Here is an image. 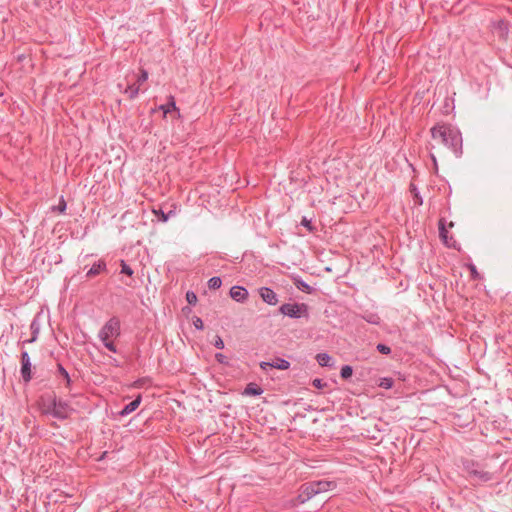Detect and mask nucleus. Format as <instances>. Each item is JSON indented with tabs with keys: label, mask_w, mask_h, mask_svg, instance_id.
Masks as SVG:
<instances>
[{
	"label": "nucleus",
	"mask_w": 512,
	"mask_h": 512,
	"mask_svg": "<svg viewBox=\"0 0 512 512\" xmlns=\"http://www.w3.org/2000/svg\"><path fill=\"white\" fill-rule=\"evenodd\" d=\"M352 373H353V369L351 366L349 365H344L342 368H341V371H340V375L343 379H348L349 377L352 376Z\"/></svg>",
	"instance_id": "24"
},
{
	"label": "nucleus",
	"mask_w": 512,
	"mask_h": 512,
	"mask_svg": "<svg viewBox=\"0 0 512 512\" xmlns=\"http://www.w3.org/2000/svg\"><path fill=\"white\" fill-rule=\"evenodd\" d=\"M394 385V380L391 377H384L380 379L379 386L384 389H391Z\"/></svg>",
	"instance_id": "21"
},
{
	"label": "nucleus",
	"mask_w": 512,
	"mask_h": 512,
	"mask_svg": "<svg viewBox=\"0 0 512 512\" xmlns=\"http://www.w3.org/2000/svg\"><path fill=\"white\" fill-rule=\"evenodd\" d=\"M65 209H66V203L64 200H61L59 203V206H58V210L62 213L65 211Z\"/></svg>",
	"instance_id": "35"
},
{
	"label": "nucleus",
	"mask_w": 512,
	"mask_h": 512,
	"mask_svg": "<svg viewBox=\"0 0 512 512\" xmlns=\"http://www.w3.org/2000/svg\"><path fill=\"white\" fill-rule=\"evenodd\" d=\"M279 312L290 318H301L308 316V306L305 303H285L280 306Z\"/></svg>",
	"instance_id": "3"
},
{
	"label": "nucleus",
	"mask_w": 512,
	"mask_h": 512,
	"mask_svg": "<svg viewBox=\"0 0 512 512\" xmlns=\"http://www.w3.org/2000/svg\"><path fill=\"white\" fill-rule=\"evenodd\" d=\"M469 270H470V273H471V277L472 279H479L480 278V275L476 269V267L473 265V264H470L469 265Z\"/></svg>",
	"instance_id": "32"
},
{
	"label": "nucleus",
	"mask_w": 512,
	"mask_h": 512,
	"mask_svg": "<svg viewBox=\"0 0 512 512\" xmlns=\"http://www.w3.org/2000/svg\"><path fill=\"white\" fill-rule=\"evenodd\" d=\"M316 360L322 367H329L332 365V357L327 353H318L316 355Z\"/></svg>",
	"instance_id": "15"
},
{
	"label": "nucleus",
	"mask_w": 512,
	"mask_h": 512,
	"mask_svg": "<svg viewBox=\"0 0 512 512\" xmlns=\"http://www.w3.org/2000/svg\"><path fill=\"white\" fill-rule=\"evenodd\" d=\"M186 300L190 305H195L197 303V295L193 291H188L186 293Z\"/></svg>",
	"instance_id": "25"
},
{
	"label": "nucleus",
	"mask_w": 512,
	"mask_h": 512,
	"mask_svg": "<svg viewBox=\"0 0 512 512\" xmlns=\"http://www.w3.org/2000/svg\"><path fill=\"white\" fill-rule=\"evenodd\" d=\"M323 484L320 486V492L323 491L325 489V486L326 485H329L328 482H322Z\"/></svg>",
	"instance_id": "38"
},
{
	"label": "nucleus",
	"mask_w": 512,
	"mask_h": 512,
	"mask_svg": "<svg viewBox=\"0 0 512 512\" xmlns=\"http://www.w3.org/2000/svg\"><path fill=\"white\" fill-rule=\"evenodd\" d=\"M431 158H432L433 163H434V165L436 167L437 166V162H436V158H435V156L433 154H431Z\"/></svg>",
	"instance_id": "40"
},
{
	"label": "nucleus",
	"mask_w": 512,
	"mask_h": 512,
	"mask_svg": "<svg viewBox=\"0 0 512 512\" xmlns=\"http://www.w3.org/2000/svg\"><path fill=\"white\" fill-rule=\"evenodd\" d=\"M363 319L367 321L370 324L373 325H379L380 324V317L377 314L370 313L368 315L363 316Z\"/></svg>",
	"instance_id": "22"
},
{
	"label": "nucleus",
	"mask_w": 512,
	"mask_h": 512,
	"mask_svg": "<svg viewBox=\"0 0 512 512\" xmlns=\"http://www.w3.org/2000/svg\"><path fill=\"white\" fill-rule=\"evenodd\" d=\"M121 266H122L121 272L124 273V274H128V267H127V265H126L124 260L121 261Z\"/></svg>",
	"instance_id": "36"
},
{
	"label": "nucleus",
	"mask_w": 512,
	"mask_h": 512,
	"mask_svg": "<svg viewBox=\"0 0 512 512\" xmlns=\"http://www.w3.org/2000/svg\"><path fill=\"white\" fill-rule=\"evenodd\" d=\"M214 346L217 349H223L224 348V341L222 340V338L219 335H217L215 337Z\"/></svg>",
	"instance_id": "33"
},
{
	"label": "nucleus",
	"mask_w": 512,
	"mask_h": 512,
	"mask_svg": "<svg viewBox=\"0 0 512 512\" xmlns=\"http://www.w3.org/2000/svg\"><path fill=\"white\" fill-rule=\"evenodd\" d=\"M376 348L381 354L388 355L391 353V348L385 344L379 343Z\"/></svg>",
	"instance_id": "27"
},
{
	"label": "nucleus",
	"mask_w": 512,
	"mask_h": 512,
	"mask_svg": "<svg viewBox=\"0 0 512 512\" xmlns=\"http://www.w3.org/2000/svg\"><path fill=\"white\" fill-rule=\"evenodd\" d=\"M130 398H132V400L130 401V413H131L139 407V405L141 403L142 396L140 393L130 394Z\"/></svg>",
	"instance_id": "18"
},
{
	"label": "nucleus",
	"mask_w": 512,
	"mask_h": 512,
	"mask_svg": "<svg viewBox=\"0 0 512 512\" xmlns=\"http://www.w3.org/2000/svg\"><path fill=\"white\" fill-rule=\"evenodd\" d=\"M215 359L220 364H224V365L228 364L227 357L224 354H222V353H216L215 354Z\"/></svg>",
	"instance_id": "28"
},
{
	"label": "nucleus",
	"mask_w": 512,
	"mask_h": 512,
	"mask_svg": "<svg viewBox=\"0 0 512 512\" xmlns=\"http://www.w3.org/2000/svg\"><path fill=\"white\" fill-rule=\"evenodd\" d=\"M431 136L439 139L443 145L451 149L457 156L462 153L461 133L449 124H436L431 128Z\"/></svg>",
	"instance_id": "1"
},
{
	"label": "nucleus",
	"mask_w": 512,
	"mask_h": 512,
	"mask_svg": "<svg viewBox=\"0 0 512 512\" xmlns=\"http://www.w3.org/2000/svg\"><path fill=\"white\" fill-rule=\"evenodd\" d=\"M148 79V72L144 69L141 70V74L137 78L138 85H130V98L136 96L139 92V88L142 83L146 82Z\"/></svg>",
	"instance_id": "13"
},
{
	"label": "nucleus",
	"mask_w": 512,
	"mask_h": 512,
	"mask_svg": "<svg viewBox=\"0 0 512 512\" xmlns=\"http://www.w3.org/2000/svg\"><path fill=\"white\" fill-rule=\"evenodd\" d=\"M294 285L302 292L308 294H311L314 291V289L308 283L299 278L294 280Z\"/></svg>",
	"instance_id": "16"
},
{
	"label": "nucleus",
	"mask_w": 512,
	"mask_h": 512,
	"mask_svg": "<svg viewBox=\"0 0 512 512\" xmlns=\"http://www.w3.org/2000/svg\"><path fill=\"white\" fill-rule=\"evenodd\" d=\"M262 300L269 305H276L278 303L277 294L269 287H262L259 290Z\"/></svg>",
	"instance_id": "9"
},
{
	"label": "nucleus",
	"mask_w": 512,
	"mask_h": 512,
	"mask_svg": "<svg viewBox=\"0 0 512 512\" xmlns=\"http://www.w3.org/2000/svg\"><path fill=\"white\" fill-rule=\"evenodd\" d=\"M322 482H312L308 483L302 486V494L299 496L300 498L305 496L302 499V502L310 499L312 496L320 493V486L322 485Z\"/></svg>",
	"instance_id": "5"
},
{
	"label": "nucleus",
	"mask_w": 512,
	"mask_h": 512,
	"mask_svg": "<svg viewBox=\"0 0 512 512\" xmlns=\"http://www.w3.org/2000/svg\"><path fill=\"white\" fill-rule=\"evenodd\" d=\"M268 367L279 369V370H287L290 368V362L283 358H275V360L272 362L262 361L260 363V368L262 370L266 371Z\"/></svg>",
	"instance_id": "6"
},
{
	"label": "nucleus",
	"mask_w": 512,
	"mask_h": 512,
	"mask_svg": "<svg viewBox=\"0 0 512 512\" xmlns=\"http://www.w3.org/2000/svg\"><path fill=\"white\" fill-rule=\"evenodd\" d=\"M312 385L317 388V389H322L323 387H325L327 384L325 382H323L322 379H319V378H316L312 381Z\"/></svg>",
	"instance_id": "31"
},
{
	"label": "nucleus",
	"mask_w": 512,
	"mask_h": 512,
	"mask_svg": "<svg viewBox=\"0 0 512 512\" xmlns=\"http://www.w3.org/2000/svg\"><path fill=\"white\" fill-rule=\"evenodd\" d=\"M230 296L237 302H244L248 298V291L241 286H233L230 289Z\"/></svg>",
	"instance_id": "10"
},
{
	"label": "nucleus",
	"mask_w": 512,
	"mask_h": 512,
	"mask_svg": "<svg viewBox=\"0 0 512 512\" xmlns=\"http://www.w3.org/2000/svg\"><path fill=\"white\" fill-rule=\"evenodd\" d=\"M439 236L446 246L455 247L456 241L452 237L448 236V231L445 227L444 219L439 220Z\"/></svg>",
	"instance_id": "11"
},
{
	"label": "nucleus",
	"mask_w": 512,
	"mask_h": 512,
	"mask_svg": "<svg viewBox=\"0 0 512 512\" xmlns=\"http://www.w3.org/2000/svg\"><path fill=\"white\" fill-rule=\"evenodd\" d=\"M21 362H22V369H21L22 376L25 381H29L31 378V363H30V358H29V355L27 352H24L22 354Z\"/></svg>",
	"instance_id": "12"
},
{
	"label": "nucleus",
	"mask_w": 512,
	"mask_h": 512,
	"mask_svg": "<svg viewBox=\"0 0 512 512\" xmlns=\"http://www.w3.org/2000/svg\"><path fill=\"white\" fill-rule=\"evenodd\" d=\"M117 333V325L116 323H109L107 324L101 331V337L103 341L105 342V346L109 348L110 350H114L113 344L110 341H107V338L109 336H113Z\"/></svg>",
	"instance_id": "7"
},
{
	"label": "nucleus",
	"mask_w": 512,
	"mask_h": 512,
	"mask_svg": "<svg viewBox=\"0 0 512 512\" xmlns=\"http://www.w3.org/2000/svg\"><path fill=\"white\" fill-rule=\"evenodd\" d=\"M60 371H61V374L66 378L67 382L69 383L68 373L63 368H61Z\"/></svg>",
	"instance_id": "37"
},
{
	"label": "nucleus",
	"mask_w": 512,
	"mask_h": 512,
	"mask_svg": "<svg viewBox=\"0 0 512 512\" xmlns=\"http://www.w3.org/2000/svg\"><path fill=\"white\" fill-rule=\"evenodd\" d=\"M73 411L74 409L64 401L53 402V407L47 410L53 416L61 419L69 417Z\"/></svg>",
	"instance_id": "4"
},
{
	"label": "nucleus",
	"mask_w": 512,
	"mask_h": 512,
	"mask_svg": "<svg viewBox=\"0 0 512 512\" xmlns=\"http://www.w3.org/2000/svg\"><path fill=\"white\" fill-rule=\"evenodd\" d=\"M127 412H128V405H126V406L122 409L121 414H125V413H127Z\"/></svg>",
	"instance_id": "39"
},
{
	"label": "nucleus",
	"mask_w": 512,
	"mask_h": 512,
	"mask_svg": "<svg viewBox=\"0 0 512 512\" xmlns=\"http://www.w3.org/2000/svg\"><path fill=\"white\" fill-rule=\"evenodd\" d=\"M263 393V389L256 383H249L243 391V395L259 396Z\"/></svg>",
	"instance_id": "14"
},
{
	"label": "nucleus",
	"mask_w": 512,
	"mask_h": 512,
	"mask_svg": "<svg viewBox=\"0 0 512 512\" xmlns=\"http://www.w3.org/2000/svg\"><path fill=\"white\" fill-rule=\"evenodd\" d=\"M493 30L497 34V36L502 39L506 40L509 33V23L508 21L504 19H500L497 22L493 24Z\"/></svg>",
	"instance_id": "8"
},
{
	"label": "nucleus",
	"mask_w": 512,
	"mask_h": 512,
	"mask_svg": "<svg viewBox=\"0 0 512 512\" xmlns=\"http://www.w3.org/2000/svg\"><path fill=\"white\" fill-rule=\"evenodd\" d=\"M161 109L165 114L171 112L172 110H176V103L174 101V97L171 96L170 101L167 104L161 106Z\"/></svg>",
	"instance_id": "23"
},
{
	"label": "nucleus",
	"mask_w": 512,
	"mask_h": 512,
	"mask_svg": "<svg viewBox=\"0 0 512 512\" xmlns=\"http://www.w3.org/2000/svg\"><path fill=\"white\" fill-rule=\"evenodd\" d=\"M410 191L413 194L414 204L418 205V206L422 205L423 204L422 197L420 196V194L417 191V188H416V186L414 184L410 185Z\"/></svg>",
	"instance_id": "19"
},
{
	"label": "nucleus",
	"mask_w": 512,
	"mask_h": 512,
	"mask_svg": "<svg viewBox=\"0 0 512 512\" xmlns=\"http://www.w3.org/2000/svg\"><path fill=\"white\" fill-rule=\"evenodd\" d=\"M222 285V280L220 277L214 276L208 280V287L210 289H218Z\"/></svg>",
	"instance_id": "20"
},
{
	"label": "nucleus",
	"mask_w": 512,
	"mask_h": 512,
	"mask_svg": "<svg viewBox=\"0 0 512 512\" xmlns=\"http://www.w3.org/2000/svg\"><path fill=\"white\" fill-rule=\"evenodd\" d=\"M146 383H148V380L147 379H140V380H137L135 381L132 385H130V389L131 388H139L143 385H145Z\"/></svg>",
	"instance_id": "34"
},
{
	"label": "nucleus",
	"mask_w": 512,
	"mask_h": 512,
	"mask_svg": "<svg viewBox=\"0 0 512 512\" xmlns=\"http://www.w3.org/2000/svg\"><path fill=\"white\" fill-rule=\"evenodd\" d=\"M464 468L468 477L474 480V485H480L493 480V473L480 468L477 463L468 462Z\"/></svg>",
	"instance_id": "2"
},
{
	"label": "nucleus",
	"mask_w": 512,
	"mask_h": 512,
	"mask_svg": "<svg viewBox=\"0 0 512 512\" xmlns=\"http://www.w3.org/2000/svg\"><path fill=\"white\" fill-rule=\"evenodd\" d=\"M301 225L306 227L309 232H314L315 231V227L312 225L311 220L307 219L306 217L302 218Z\"/></svg>",
	"instance_id": "26"
},
{
	"label": "nucleus",
	"mask_w": 512,
	"mask_h": 512,
	"mask_svg": "<svg viewBox=\"0 0 512 512\" xmlns=\"http://www.w3.org/2000/svg\"><path fill=\"white\" fill-rule=\"evenodd\" d=\"M193 325L194 327L197 329V330H203L204 328V324H203V321L201 318L199 317H194L193 319Z\"/></svg>",
	"instance_id": "30"
},
{
	"label": "nucleus",
	"mask_w": 512,
	"mask_h": 512,
	"mask_svg": "<svg viewBox=\"0 0 512 512\" xmlns=\"http://www.w3.org/2000/svg\"><path fill=\"white\" fill-rule=\"evenodd\" d=\"M105 268V264L103 262H98L94 264L87 272V277H94L100 274Z\"/></svg>",
	"instance_id": "17"
},
{
	"label": "nucleus",
	"mask_w": 512,
	"mask_h": 512,
	"mask_svg": "<svg viewBox=\"0 0 512 512\" xmlns=\"http://www.w3.org/2000/svg\"><path fill=\"white\" fill-rule=\"evenodd\" d=\"M158 219L162 222H166L168 220V215L165 214L162 210H153Z\"/></svg>",
	"instance_id": "29"
}]
</instances>
